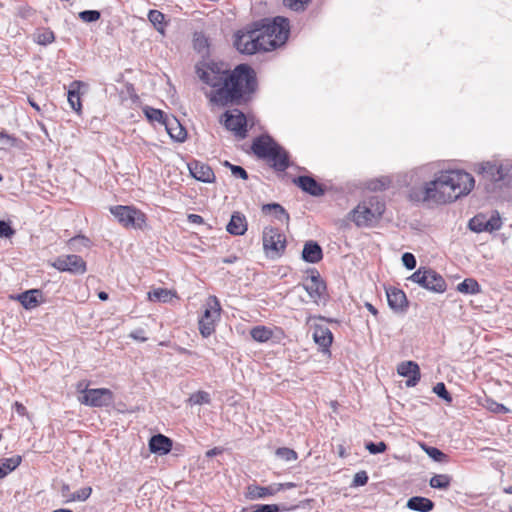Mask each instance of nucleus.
Segmentation results:
<instances>
[{"instance_id": "nucleus-1", "label": "nucleus", "mask_w": 512, "mask_h": 512, "mask_svg": "<svg viewBox=\"0 0 512 512\" xmlns=\"http://www.w3.org/2000/svg\"><path fill=\"white\" fill-rule=\"evenodd\" d=\"M474 183L472 175L465 171H444L423 186L413 187L409 197L414 202L436 204L452 202L467 195L473 189Z\"/></svg>"}, {"instance_id": "nucleus-2", "label": "nucleus", "mask_w": 512, "mask_h": 512, "mask_svg": "<svg viewBox=\"0 0 512 512\" xmlns=\"http://www.w3.org/2000/svg\"><path fill=\"white\" fill-rule=\"evenodd\" d=\"M258 88L256 72L247 64H239L228 73L227 83L206 94L210 103L220 107L246 105Z\"/></svg>"}, {"instance_id": "nucleus-3", "label": "nucleus", "mask_w": 512, "mask_h": 512, "mask_svg": "<svg viewBox=\"0 0 512 512\" xmlns=\"http://www.w3.org/2000/svg\"><path fill=\"white\" fill-rule=\"evenodd\" d=\"M253 27L259 29L257 35L262 46V50L272 51L284 45L290 33L288 19L277 16L273 19L264 18L253 22Z\"/></svg>"}, {"instance_id": "nucleus-4", "label": "nucleus", "mask_w": 512, "mask_h": 512, "mask_svg": "<svg viewBox=\"0 0 512 512\" xmlns=\"http://www.w3.org/2000/svg\"><path fill=\"white\" fill-rule=\"evenodd\" d=\"M251 148L258 158L266 160L276 171L283 172L290 166L287 151L269 135L257 137Z\"/></svg>"}, {"instance_id": "nucleus-5", "label": "nucleus", "mask_w": 512, "mask_h": 512, "mask_svg": "<svg viewBox=\"0 0 512 512\" xmlns=\"http://www.w3.org/2000/svg\"><path fill=\"white\" fill-rule=\"evenodd\" d=\"M385 211V203L377 196L370 197L351 211L352 221L358 227L375 225Z\"/></svg>"}, {"instance_id": "nucleus-6", "label": "nucleus", "mask_w": 512, "mask_h": 512, "mask_svg": "<svg viewBox=\"0 0 512 512\" xmlns=\"http://www.w3.org/2000/svg\"><path fill=\"white\" fill-rule=\"evenodd\" d=\"M409 280L436 293L445 292L447 287L445 279L439 273L430 268H419L409 277Z\"/></svg>"}, {"instance_id": "nucleus-7", "label": "nucleus", "mask_w": 512, "mask_h": 512, "mask_svg": "<svg viewBox=\"0 0 512 512\" xmlns=\"http://www.w3.org/2000/svg\"><path fill=\"white\" fill-rule=\"evenodd\" d=\"M259 29L253 23L246 30H239L234 35V46L242 54L252 55L261 52L262 46L257 35Z\"/></svg>"}, {"instance_id": "nucleus-8", "label": "nucleus", "mask_w": 512, "mask_h": 512, "mask_svg": "<svg viewBox=\"0 0 512 512\" xmlns=\"http://www.w3.org/2000/svg\"><path fill=\"white\" fill-rule=\"evenodd\" d=\"M263 248L269 258L281 257L286 249V237L274 227H265L263 231Z\"/></svg>"}, {"instance_id": "nucleus-9", "label": "nucleus", "mask_w": 512, "mask_h": 512, "mask_svg": "<svg viewBox=\"0 0 512 512\" xmlns=\"http://www.w3.org/2000/svg\"><path fill=\"white\" fill-rule=\"evenodd\" d=\"M221 306L216 296H210L207 300L203 315L199 320L200 334L207 338L215 331V323L220 318Z\"/></svg>"}, {"instance_id": "nucleus-10", "label": "nucleus", "mask_w": 512, "mask_h": 512, "mask_svg": "<svg viewBox=\"0 0 512 512\" xmlns=\"http://www.w3.org/2000/svg\"><path fill=\"white\" fill-rule=\"evenodd\" d=\"M110 212L124 227L142 228L146 222L145 214L132 206H112Z\"/></svg>"}, {"instance_id": "nucleus-11", "label": "nucleus", "mask_w": 512, "mask_h": 512, "mask_svg": "<svg viewBox=\"0 0 512 512\" xmlns=\"http://www.w3.org/2000/svg\"><path fill=\"white\" fill-rule=\"evenodd\" d=\"M78 400L89 407H108L114 402V394L108 388L89 389L85 386L83 395L79 396Z\"/></svg>"}, {"instance_id": "nucleus-12", "label": "nucleus", "mask_w": 512, "mask_h": 512, "mask_svg": "<svg viewBox=\"0 0 512 512\" xmlns=\"http://www.w3.org/2000/svg\"><path fill=\"white\" fill-rule=\"evenodd\" d=\"M502 220L497 211H494L490 216L479 213L469 220L468 227L471 231L476 233L481 232H494L501 228Z\"/></svg>"}, {"instance_id": "nucleus-13", "label": "nucleus", "mask_w": 512, "mask_h": 512, "mask_svg": "<svg viewBox=\"0 0 512 512\" xmlns=\"http://www.w3.org/2000/svg\"><path fill=\"white\" fill-rule=\"evenodd\" d=\"M220 122L225 128L239 138H245L247 134V119L243 112L238 109L226 111L222 114Z\"/></svg>"}, {"instance_id": "nucleus-14", "label": "nucleus", "mask_w": 512, "mask_h": 512, "mask_svg": "<svg viewBox=\"0 0 512 512\" xmlns=\"http://www.w3.org/2000/svg\"><path fill=\"white\" fill-rule=\"evenodd\" d=\"M51 266L60 272H69L71 274H84L87 271L86 262L76 254L61 255L57 257Z\"/></svg>"}, {"instance_id": "nucleus-15", "label": "nucleus", "mask_w": 512, "mask_h": 512, "mask_svg": "<svg viewBox=\"0 0 512 512\" xmlns=\"http://www.w3.org/2000/svg\"><path fill=\"white\" fill-rule=\"evenodd\" d=\"M230 70H221L217 65L208 66L207 69H197V74L202 82L212 87V91L221 89L227 83Z\"/></svg>"}, {"instance_id": "nucleus-16", "label": "nucleus", "mask_w": 512, "mask_h": 512, "mask_svg": "<svg viewBox=\"0 0 512 512\" xmlns=\"http://www.w3.org/2000/svg\"><path fill=\"white\" fill-rule=\"evenodd\" d=\"M510 170H512V163L510 161L500 164L486 162L480 168V172L493 182L504 181L507 177H512Z\"/></svg>"}, {"instance_id": "nucleus-17", "label": "nucleus", "mask_w": 512, "mask_h": 512, "mask_svg": "<svg viewBox=\"0 0 512 512\" xmlns=\"http://www.w3.org/2000/svg\"><path fill=\"white\" fill-rule=\"evenodd\" d=\"M188 169L191 176L198 181L212 183L215 180V174L208 164L193 160L188 163Z\"/></svg>"}, {"instance_id": "nucleus-18", "label": "nucleus", "mask_w": 512, "mask_h": 512, "mask_svg": "<svg viewBox=\"0 0 512 512\" xmlns=\"http://www.w3.org/2000/svg\"><path fill=\"white\" fill-rule=\"evenodd\" d=\"M397 372L400 376L407 377L406 386L414 387L421 378L419 365L414 361H405L398 365Z\"/></svg>"}, {"instance_id": "nucleus-19", "label": "nucleus", "mask_w": 512, "mask_h": 512, "mask_svg": "<svg viewBox=\"0 0 512 512\" xmlns=\"http://www.w3.org/2000/svg\"><path fill=\"white\" fill-rule=\"evenodd\" d=\"M294 184H296L302 191L308 193L311 196L319 197L324 195L325 188L322 184L318 183L311 176H298L293 180Z\"/></svg>"}, {"instance_id": "nucleus-20", "label": "nucleus", "mask_w": 512, "mask_h": 512, "mask_svg": "<svg viewBox=\"0 0 512 512\" xmlns=\"http://www.w3.org/2000/svg\"><path fill=\"white\" fill-rule=\"evenodd\" d=\"M304 289L314 301H317L323 296L326 291V284L321 279L317 270H311L310 282L304 284Z\"/></svg>"}, {"instance_id": "nucleus-21", "label": "nucleus", "mask_w": 512, "mask_h": 512, "mask_svg": "<svg viewBox=\"0 0 512 512\" xmlns=\"http://www.w3.org/2000/svg\"><path fill=\"white\" fill-rule=\"evenodd\" d=\"M386 295H387V301L389 307L398 312V311H405L408 307V300L406 297V294L396 288V287H389L386 289Z\"/></svg>"}, {"instance_id": "nucleus-22", "label": "nucleus", "mask_w": 512, "mask_h": 512, "mask_svg": "<svg viewBox=\"0 0 512 512\" xmlns=\"http://www.w3.org/2000/svg\"><path fill=\"white\" fill-rule=\"evenodd\" d=\"M172 445V440L163 434L154 435L149 440L150 451L159 455L168 454L172 449Z\"/></svg>"}, {"instance_id": "nucleus-23", "label": "nucleus", "mask_w": 512, "mask_h": 512, "mask_svg": "<svg viewBox=\"0 0 512 512\" xmlns=\"http://www.w3.org/2000/svg\"><path fill=\"white\" fill-rule=\"evenodd\" d=\"M313 339L319 345L323 353H329L330 346L333 341V334L329 328L324 326H316L313 331Z\"/></svg>"}, {"instance_id": "nucleus-24", "label": "nucleus", "mask_w": 512, "mask_h": 512, "mask_svg": "<svg viewBox=\"0 0 512 512\" xmlns=\"http://www.w3.org/2000/svg\"><path fill=\"white\" fill-rule=\"evenodd\" d=\"M302 259L307 263H318L323 259V250L321 246L313 240H309L304 244L302 250Z\"/></svg>"}, {"instance_id": "nucleus-25", "label": "nucleus", "mask_w": 512, "mask_h": 512, "mask_svg": "<svg viewBox=\"0 0 512 512\" xmlns=\"http://www.w3.org/2000/svg\"><path fill=\"white\" fill-rule=\"evenodd\" d=\"M84 86V83L79 80L71 82L68 90V103L70 107L77 113L80 114L82 111V103L80 97V88Z\"/></svg>"}, {"instance_id": "nucleus-26", "label": "nucleus", "mask_w": 512, "mask_h": 512, "mask_svg": "<svg viewBox=\"0 0 512 512\" xmlns=\"http://www.w3.org/2000/svg\"><path fill=\"white\" fill-rule=\"evenodd\" d=\"M279 492V486H275L274 484L269 486H258V485H249L247 488V498L251 500H256L260 498H265L267 496H272Z\"/></svg>"}, {"instance_id": "nucleus-27", "label": "nucleus", "mask_w": 512, "mask_h": 512, "mask_svg": "<svg viewBox=\"0 0 512 512\" xmlns=\"http://www.w3.org/2000/svg\"><path fill=\"white\" fill-rule=\"evenodd\" d=\"M227 231L236 236L243 235L247 230V221L244 215L234 212L226 227Z\"/></svg>"}, {"instance_id": "nucleus-28", "label": "nucleus", "mask_w": 512, "mask_h": 512, "mask_svg": "<svg viewBox=\"0 0 512 512\" xmlns=\"http://www.w3.org/2000/svg\"><path fill=\"white\" fill-rule=\"evenodd\" d=\"M435 504L432 500L422 496H413L408 499L406 507L413 511L430 512Z\"/></svg>"}, {"instance_id": "nucleus-29", "label": "nucleus", "mask_w": 512, "mask_h": 512, "mask_svg": "<svg viewBox=\"0 0 512 512\" xmlns=\"http://www.w3.org/2000/svg\"><path fill=\"white\" fill-rule=\"evenodd\" d=\"M165 127L172 139L178 142L185 141L187 137V132L176 119H169Z\"/></svg>"}, {"instance_id": "nucleus-30", "label": "nucleus", "mask_w": 512, "mask_h": 512, "mask_svg": "<svg viewBox=\"0 0 512 512\" xmlns=\"http://www.w3.org/2000/svg\"><path fill=\"white\" fill-rule=\"evenodd\" d=\"M40 294L39 290L33 289L25 291L16 296V299L22 304L25 309H33L38 305L37 295Z\"/></svg>"}, {"instance_id": "nucleus-31", "label": "nucleus", "mask_w": 512, "mask_h": 512, "mask_svg": "<svg viewBox=\"0 0 512 512\" xmlns=\"http://www.w3.org/2000/svg\"><path fill=\"white\" fill-rule=\"evenodd\" d=\"M250 335L256 342L264 343L272 338L273 331L266 326L259 325L251 329Z\"/></svg>"}, {"instance_id": "nucleus-32", "label": "nucleus", "mask_w": 512, "mask_h": 512, "mask_svg": "<svg viewBox=\"0 0 512 512\" xmlns=\"http://www.w3.org/2000/svg\"><path fill=\"white\" fill-rule=\"evenodd\" d=\"M148 20L152 23L154 28L161 34L165 33V15L159 10H150L148 12Z\"/></svg>"}, {"instance_id": "nucleus-33", "label": "nucleus", "mask_w": 512, "mask_h": 512, "mask_svg": "<svg viewBox=\"0 0 512 512\" xmlns=\"http://www.w3.org/2000/svg\"><path fill=\"white\" fill-rule=\"evenodd\" d=\"M457 291L464 294H477L481 291L479 283L473 278H466L457 286Z\"/></svg>"}, {"instance_id": "nucleus-34", "label": "nucleus", "mask_w": 512, "mask_h": 512, "mask_svg": "<svg viewBox=\"0 0 512 512\" xmlns=\"http://www.w3.org/2000/svg\"><path fill=\"white\" fill-rule=\"evenodd\" d=\"M263 213H269L274 212L275 217L280 220L281 222H288L289 221V214L286 212V210L278 203H270L265 204L262 207Z\"/></svg>"}, {"instance_id": "nucleus-35", "label": "nucleus", "mask_w": 512, "mask_h": 512, "mask_svg": "<svg viewBox=\"0 0 512 512\" xmlns=\"http://www.w3.org/2000/svg\"><path fill=\"white\" fill-rule=\"evenodd\" d=\"M144 113H145V116L150 120V121H156V122H159L163 125H166V123L168 122L169 120V117L167 114H165L162 110L160 109H155V108H152V107H146L144 109Z\"/></svg>"}, {"instance_id": "nucleus-36", "label": "nucleus", "mask_w": 512, "mask_h": 512, "mask_svg": "<svg viewBox=\"0 0 512 512\" xmlns=\"http://www.w3.org/2000/svg\"><path fill=\"white\" fill-rule=\"evenodd\" d=\"M429 484L432 488L446 490L450 487L451 477L447 474H437L431 477Z\"/></svg>"}, {"instance_id": "nucleus-37", "label": "nucleus", "mask_w": 512, "mask_h": 512, "mask_svg": "<svg viewBox=\"0 0 512 512\" xmlns=\"http://www.w3.org/2000/svg\"><path fill=\"white\" fill-rule=\"evenodd\" d=\"M34 40L36 43L40 44V45H48V44H51L55 41V34L52 30L50 29H42V30H38L35 34H34Z\"/></svg>"}, {"instance_id": "nucleus-38", "label": "nucleus", "mask_w": 512, "mask_h": 512, "mask_svg": "<svg viewBox=\"0 0 512 512\" xmlns=\"http://www.w3.org/2000/svg\"><path fill=\"white\" fill-rule=\"evenodd\" d=\"M275 455L286 462L296 461L298 458L297 452L288 447L277 448Z\"/></svg>"}, {"instance_id": "nucleus-39", "label": "nucleus", "mask_w": 512, "mask_h": 512, "mask_svg": "<svg viewBox=\"0 0 512 512\" xmlns=\"http://www.w3.org/2000/svg\"><path fill=\"white\" fill-rule=\"evenodd\" d=\"M188 402L192 405L209 404L211 402V397L206 391H198L189 397Z\"/></svg>"}, {"instance_id": "nucleus-40", "label": "nucleus", "mask_w": 512, "mask_h": 512, "mask_svg": "<svg viewBox=\"0 0 512 512\" xmlns=\"http://www.w3.org/2000/svg\"><path fill=\"white\" fill-rule=\"evenodd\" d=\"M151 301L167 302L171 298V292L164 288L154 289L148 293Z\"/></svg>"}, {"instance_id": "nucleus-41", "label": "nucleus", "mask_w": 512, "mask_h": 512, "mask_svg": "<svg viewBox=\"0 0 512 512\" xmlns=\"http://www.w3.org/2000/svg\"><path fill=\"white\" fill-rule=\"evenodd\" d=\"M22 458L19 455H15L10 458H5L2 462V467L7 474L15 470L21 464Z\"/></svg>"}, {"instance_id": "nucleus-42", "label": "nucleus", "mask_w": 512, "mask_h": 512, "mask_svg": "<svg viewBox=\"0 0 512 512\" xmlns=\"http://www.w3.org/2000/svg\"><path fill=\"white\" fill-rule=\"evenodd\" d=\"M311 0H283V4L296 12L304 11Z\"/></svg>"}, {"instance_id": "nucleus-43", "label": "nucleus", "mask_w": 512, "mask_h": 512, "mask_svg": "<svg viewBox=\"0 0 512 512\" xmlns=\"http://www.w3.org/2000/svg\"><path fill=\"white\" fill-rule=\"evenodd\" d=\"M425 452L436 462L447 461L448 456L436 447H425Z\"/></svg>"}, {"instance_id": "nucleus-44", "label": "nucleus", "mask_w": 512, "mask_h": 512, "mask_svg": "<svg viewBox=\"0 0 512 512\" xmlns=\"http://www.w3.org/2000/svg\"><path fill=\"white\" fill-rule=\"evenodd\" d=\"M433 392L438 397H440L441 399L445 400L446 402H448V403L452 402L451 394L448 392V390L446 389V386H445V384L443 382L437 383L433 387Z\"/></svg>"}, {"instance_id": "nucleus-45", "label": "nucleus", "mask_w": 512, "mask_h": 512, "mask_svg": "<svg viewBox=\"0 0 512 512\" xmlns=\"http://www.w3.org/2000/svg\"><path fill=\"white\" fill-rule=\"evenodd\" d=\"M101 13L98 10H84L79 13V18L86 23H91L99 20Z\"/></svg>"}, {"instance_id": "nucleus-46", "label": "nucleus", "mask_w": 512, "mask_h": 512, "mask_svg": "<svg viewBox=\"0 0 512 512\" xmlns=\"http://www.w3.org/2000/svg\"><path fill=\"white\" fill-rule=\"evenodd\" d=\"M223 164H224V166L228 167L231 170V173L234 177L241 178L243 180L248 179V173L246 172V170L243 167L238 166V165H233L228 161H225Z\"/></svg>"}, {"instance_id": "nucleus-47", "label": "nucleus", "mask_w": 512, "mask_h": 512, "mask_svg": "<svg viewBox=\"0 0 512 512\" xmlns=\"http://www.w3.org/2000/svg\"><path fill=\"white\" fill-rule=\"evenodd\" d=\"M0 143L4 147H15L17 146L18 139L2 130L0 131Z\"/></svg>"}, {"instance_id": "nucleus-48", "label": "nucleus", "mask_w": 512, "mask_h": 512, "mask_svg": "<svg viewBox=\"0 0 512 512\" xmlns=\"http://www.w3.org/2000/svg\"><path fill=\"white\" fill-rule=\"evenodd\" d=\"M365 447L369 451V453H371V454L383 453L387 449V445L383 441H380V442H377V443L368 442V443H366Z\"/></svg>"}, {"instance_id": "nucleus-49", "label": "nucleus", "mask_w": 512, "mask_h": 512, "mask_svg": "<svg viewBox=\"0 0 512 512\" xmlns=\"http://www.w3.org/2000/svg\"><path fill=\"white\" fill-rule=\"evenodd\" d=\"M486 402H487L486 407L494 413H503L504 414L509 411L508 408L505 407L503 404L498 403L492 399H487Z\"/></svg>"}, {"instance_id": "nucleus-50", "label": "nucleus", "mask_w": 512, "mask_h": 512, "mask_svg": "<svg viewBox=\"0 0 512 512\" xmlns=\"http://www.w3.org/2000/svg\"><path fill=\"white\" fill-rule=\"evenodd\" d=\"M368 475L366 471H359L354 475L352 485L355 487L364 486L368 482Z\"/></svg>"}, {"instance_id": "nucleus-51", "label": "nucleus", "mask_w": 512, "mask_h": 512, "mask_svg": "<svg viewBox=\"0 0 512 512\" xmlns=\"http://www.w3.org/2000/svg\"><path fill=\"white\" fill-rule=\"evenodd\" d=\"M402 262L408 270H413L417 264L415 256L409 252L402 255Z\"/></svg>"}, {"instance_id": "nucleus-52", "label": "nucleus", "mask_w": 512, "mask_h": 512, "mask_svg": "<svg viewBox=\"0 0 512 512\" xmlns=\"http://www.w3.org/2000/svg\"><path fill=\"white\" fill-rule=\"evenodd\" d=\"M91 492H92V489L90 487H84V488L78 490L77 492H75L72 495L71 500L85 501L91 495Z\"/></svg>"}, {"instance_id": "nucleus-53", "label": "nucleus", "mask_w": 512, "mask_h": 512, "mask_svg": "<svg viewBox=\"0 0 512 512\" xmlns=\"http://www.w3.org/2000/svg\"><path fill=\"white\" fill-rule=\"evenodd\" d=\"M15 231L12 227L5 221L0 220V237L1 238H9L11 237Z\"/></svg>"}, {"instance_id": "nucleus-54", "label": "nucleus", "mask_w": 512, "mask_h": 512, "mask_svg": "<svg viewBox=\"0 0 512 512\" xmlns=\"http://www.w3.org/2000/svg\"><path fill=\"white\" fill-rule=\"evenodd\" d=\"M130 337L135 340H139L141 342H144L147 340V337L145 336V332L143 329H137V330L131 332Z\"/></svg>"}, {"instance_id": "nucleus-55", "label": "nucleus", "mask_w": 512, "mask_h": 512, "mask_svg": "<svg viewBox=\"0 0 512 512\" xmlns=\"http://www.w3.org/2000/svg\"><path fill=\"white\" fill-rule=\"evenodd\" d=\"M187 220L189 223H192V224H204V219L201 215H198V214H189L187 216Z\"/></svg>"}, {"instance_id": "nucleus-56", "label": "nucleus", "mask_w": 512, "mask_h": 512, "mask_svg": "<svg viewBox=\"0 0 512 512\" xmlns=\"http://www.w3.org/2000/svg\"><path fill=\"white\" fill-rule=\"evenodd\" d=\"M14 409L17 412V414H19L21 416H24V415L27 414L26 407L22 403H20V402H15L14 403Z\"/></svg>"}, {"instance_id": "nucleus-57", "label": "nucleus", "mask_w": 512, "mask_h": 512, "mask_svg": "<svg viewBox=\"0 0 512 512\" xmlns=\"http://www.w3.org/2000/svg\"><path fill=\"white\" fill-rule=\"evenodd\" d=\"M275 486H279V492L282 491V490H285V489H291V488H294L296 485L292 482H287V483H278V484H274Z\"/></svg>"}, {"instance_id": "nucleus-58", "label": "nucleus", "mask_w": 512, "mask_h": 512, "mask_svg": "<svg viewBox=\"0 0 512 512\" xmlns=\"http://www.w3.org/2000/svg\"><path fill=\"white\" fill-rule=\"evenodd\" d=\"M365 307L368 309V311L375 317L379 315L378 310L369 302L365 303Z\"/></svg>"}, {"instance_id": "nucleus-59", "label": "nucleus", "mask_w": 512, "mask_h": 512, "mask_svg": "<svg viewBox=\"0 0 512 512\" xmlns=\"http://www.w3.org/2000/svg\"><path fill=\"white\" fill-rule=\"evenodd\" d=\"M85 386L88 388V383H85V382H83V381H82V382H79V383L77 384V391H78L79 393H81V395H83V390H84Z\"/></svg>"}, {"instance_id": "nucleus-60", "label": "nucleus", "mask_w": 512, "mask_h": 512, "mask_svg": "<svg viewBox=\"0 0 512 512\" xmlns=\"http://www.w3.org/2000/svg\"><path fill=\"white\" fill-rule=\"evenodd\" d=\"M236 260H237L236 256H230V257L224 258L223 262L227 263V264H231V263H234Z\"/></svg>"}, {"instance_id": "nucleus-61", "label": "nucleus", "mask_w": 512, "mask_h": 512, "mask_svg": "<svg viewBox=\"0 0 512 512\" xmlns=\"http://www.w3.org/2000/svg\"><path fill=\"white\" fill-rule=\"evenodd\" d=\"M98 297L102 301H106L108 299V294L104 291L99 292Z\"/></svg>"}, {"instance_id": "nucleus-62", "label": "nucleus", "mask_w": 512, "mask_h": 512, "mask_svg": "<svg viewBox=\"0 0 512 512\" xmlns=\"http://www.w3.org/2000/svg\"><path fill=\"white\" fill-rule=\"evenodd\" d=\"M8 474L6 473V471L4 470V468L2 466H0V479H3L7 476Z\"/></svg>"}, {"instance_id": "nucleus-63", "label": "nucleus", "mask_w": 512, "mask_h": 512, "mask_svg": "<svg viewBox=\"0 0 512 512\" xmlns=\"http://www.w3.org/2000/svg\"><path fill=\"white\" fill-rule=\"evenodd\" d=\"M504 493L506 494H512V485L504 488Z\"/></svg>"}, {"instance_id": "nucleus-64", "label": "nucleus", "mask_w": 512, "mask_h": 512, "mask_svg": "<svg viewBox=\"0 0 512 512\" xmlns=\"http://www.w3.org/2000/svg\"><path fill=\"white\" fill-rule=\"evenodd\" d=\"M53 512H73V511L70 509H57V510H54Z\"/></svg>"}]
</instances>
